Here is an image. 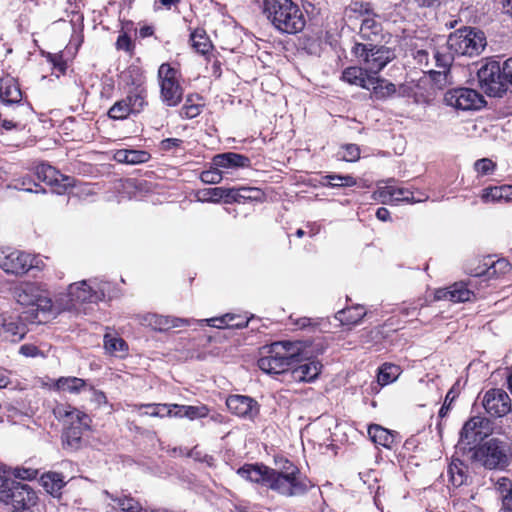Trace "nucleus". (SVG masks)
<instances>
[{"mask_svg":"<svg viewBox=\"0 0 512 512\" xmlns=\"http://www.w3.org/2000/svg\"><path fill=\"white\" fill-rule=\"evenodd\" d=\"M264 12L281 32L296 34L305 27L304 15L292 0H264Z\"/></svg>","mask_w":512,"mask_h":512,"instance_id":"f257e3e1","label":"nucleus"},{"mask_svg":"<svg viewBox=\"0 0 512 512\" xmlns=\"http://www.w3.org/2000/svg\"><path fill=\"white\" fill-rule=\"evenodd\" d=\"M299 351L297 343L275 342L269 347L267 355L258 360V367L267 374L289 373L293 363L297 361Z\"/></svg>","mask_w":512,"mask_h":512,"instance_id":"f03ea898","label":"nucleus"},{"mask_svg":"<svg viewBox=\"0 0 512 512\" xmlns=\"http://www.w3.org/2000/svg\"><path fill=\"white\" fill-rule=\"evenodd\" d=\"M268 487L286 497L299 496L308 490V482L301 477L299 469L290 461L284 460L279 470L272 469Z\"/></svg>","mask_w":512,"mask_h":512,"instance_id":"7ed1b4c3","label":"nucleus"},{"mask_svg":"<svg viewBox=\"0 0 512 512\" xmlns=\"http://www.w3.org/2000/svg\"><path fill=\"white\" fill-rule=\"evenodd\" d=\"M447 45L455 54L462 56L479 55L486 47L484 33L472 27H464L451 33Z\"/></svg>","mask_w":512,"mask_h":512,"instance_id":"20e7f679","label":"nucleus"},{"mask_svg":"<svg viewBox=\"0 0 512 512\" xmlns=\"http://www.w3.org/2000/svg\"><path fill=\"white\" fill-rule=\"evenodd\" d=\"M352 53L364 64V68L370 75H378L395 58V53L391 48L374 45L370 42L356 43L352 48Z\"/></svg>","mask_w":512,"mask_h":512,"instance_id":"39448f33","label":"nucleus"},{"mask_svg":"<svg viewBox=\"0 0 512 512\" xmlns=\"http://www.w3.org/2000/svg\"><path fill=\"white\" fill-rule=\"evenodd\" d=\"M473 458L487 469H503L509 464V448L506 442L491 438L475 448Z\"/></svg>","mask_w":512,"mask_h":512,"instance_id":"423d86ee","label":"nucleus"},{"mask_svg":"<svg viewBox=\"0 0 512 512\" xmlns=\"http://www.w3.org/2000/svg\"><path fill=\"white\" fill-rule=\"evenodd\" d=\"M16 302L26 307H36V311L49 312L52 300L44 286L37 282H22L13 289Z\"/></svg>","mask_w":512,"mask_h":512,"instance_id":"0eeeda50","label":"nucleus"},{"mask_svg":"<svg viewBox=\"0 0 512 512\" xmlns=\"http://www.w3.org/2000/svg\"><path fill=\"white\" fill-rule=\"evenodd\" d=\"M157 78L162 102L169 107L179 105L184 91L179 82L178 71L170 64L163 63L158 69Z\"/></svg>","mask_w":512,"mask_h":512,"instance_id":"6e6552de","label":"nucleus"},{"mask_svg":"<svg viewBox=\"0 0 512 512\" xmlns=\"http://www.w3.org/2000/svg\"><path fill=\"white\" fill-rule=\"evenodd\" d=\"M36 267L33 255L11 248L0 249V268L7 274L22 277Z\"/></svg>","mask_w":512,"mask_h":512,"instance_id":"1a4fd4ad","label":"nucleus"},{"mask_svg":"<svg viewBox=\"0 0 512 512\" xmlns=\"http://www.w3.org/2000/svg\"><path fill=\"white\" fill-rule=\"evenodd\" d=\"M493 423L483 416H474L467 420L461 431L458 445L463 449H472L493 433Z\"/></svg>","mask_w":512,"mask_h":512,"instance_id":"9d476101","label":"nucleus"},{"mask_svg":"<svg viewBox=\"0 0 512 512\" xmlns=\"http://www.w3.org/2000/svg\"><path fill=\"white\" fill-rule=\"evenodd\" d=\"M481 89L489 96L501 97L507 90L502 67L496 61L483 64L477 72Z\"/></svg>","mask_w":512,"mask_h":512,"instance_id":"9b49d317","label":"nucleus"},{"mask_svg":"<svg viewBox=\"0 0 512 512\" xmlns=\"http://www.w3.org/2000/svg\"><path fill=\"white\" fill-rule=\"evenodd\" d=\"M444 102L458 110H478L485 105L483 96L471 88H456L448 90L444 95Z\"/></svg>","mask_w":512,"mask_h":512,"instance_id":"f8f14e48","label":"nucleus"},{"mask_svg":"<svg viewBox=\"0 0 512 512\" xmlns=\"http://www.w3.org/2000/svg\"><path fill=\"white\" fill-rule=\"evenodd\" d=\"M53 414L57 420L63 423L64 428L75 426L89 428L90 426L91 419L86 413L66 403L56 404Z\"/></svg>","mask_w":512,"mask_h":512,"instance_id":"ddd939ff","label":"nucleus"},{"mask_svg":"<svg viewBox=\"0 0 512 512\" xmlns=\"http://www.w3.org/2000/svg\"><path fill=\"white\" fill-rule=\"evenodd\" d=\"M37 499V494L29 485L17 482L5 503L12 505L13 512H28L36 505Z\"/></svg>","mask_w":512,"mask_h":512,"instance_id":"4468645a","label":"nucleus"},{"mask_svg":"<svg viewBox=\"0 0 512 512\" xmlns=\"http://www.w3.org/2000/svg\"><path fill=\"white\" fill-rule=\"evenodd\" d=\"M483 406L490 415L503 417L511 411V400L504 390L491 389L483 397Z\"/></svg>","mask_w":512,"mask_h":512,"instance_id":"2eb2a0df","label":"nucleus"},{"mask_svg":"<svg viewBox=\"0 0 512 512\" xmlns=\"http://www.w3.org/2000/svg\"><path fill=\"white\" fill-rule=\"evenodd\" d=\"M27 333L26 325L20 316L12 313L0 314V336L10 342H18Z\"/></svg>","mask_w":512,"mask_h":512,"instance_id":"dca6fc26","label":"nucleus"},{"mask_svg":"<svg viewBox=\"0 0 512 512\" xmlns=\"http://www.w3.org/2000/svg\"><path fill=\"white\" fill-rule=\"evenodd\" d=\"M226 405L239 417L252 420L259 414V404L249 396L231 395L227 398Z\"/></svg>","mask_w":512,"mask_h":512,"instance_id":"f3484780","label":"nucleus"},{"mask_svg":"<svg viewBox=\"0 0 512 512\" xmlns=\"http://www.w3.org/2000/svg\"><path fill=\"white\" fill-rule=\"evenodd\" d=\"M68 295L71 302H97L103 299L104 293L95 290L86 281L73 283L69 286Z\"/></svg>","mask_w":512,"mask_h":512,"instance_id":"a211bd4d","label":"nucleus"},{"mask_svg":"<svg viewBox=\"0 0 512 512\" xmlns=\"http://www.w3.org/2000/svg\"><path fill=\"white\" fill-rule=\"evenodd\" d=\"M141 323L152 328L153 330L166 331L171 328L189 325V320L148 313L142 316Z\"/></svg>","mask_w":512,"mask_h":512,"instance_id":"6ab92c4d","label":"nucleus"},{"mask_svg":"<svg viewBox=\"0 0 512 512\" xmlns=\"http://www.w3.org/2000/svg\"><path fill=\"white\" fill-rule=\"evenodd\" d=\"M473 296V292L463 282H457L448 288L439 289L435 294L437 300H449L454 303L470 301Z\"/></svg>","mask_w":512,"mask_h":512,"instance_id":"aec40b11","label":"nucleus"},{"mask_svg":"<svg viewBox=\"0 0 512 512\" xmlns=\"http://www.w3.org/2000/svg\"><path fill=\"white\" fill-rule=\"evenodd\" d=\"M365 89L370 90L372 98L377 100L386 99L396 92L393 83L378 77V75H370Z\"/></svg>","mask_w":512,"mask_h":512,"instance_id":"412c9836","label":"nucleus"},{"mask_svg":"<svg viewBox=\"0 0 512 512\" xmlns=\"http://www.w3.org/2000/svg\"><path fill=\"white\" fill-rule=\"evenodd\" d=\"M272 469L264 465L245 464L237 470V474L245 480L254 483H266L268 485Z\"/></svg>","mask_w":512,"mask_h":512,"instance_id":"4be33fe9","label":"nucleus"},{"mask_svg":"<svg viewBox=\"0 0 512 512\" xmlns=\"http://www.w3.org/2000/svg\"><path fill=\"white\" fill-rule=\"evenodd\" d=\"M0 99L7 104L18 103L22 99V92L17 81L10 76L0 79Z\"/></svg>","mask_w":512,"mask_h":512,"instance_id":"5701e85b","label":"nucleus"},{"mask_svg":"<svg viewBox=\"0 0 512 512\" xmlns=\"http://www.w3.org/2000/svg\"><path fill=\"white\" fill-rule=\"evenodd\" d=\"M321 365L319 362L311 361L292 368L289 373L291 378L299 382H310L314 380L320 373Z\"/></svg>","mask_w":512,"mask_h":512,"instance_id":"b1692460","label":"nucleus"},{"mask_svg":"<svg viewBox=\"0 0 512 512\" xmlns=\"http://www.w3.org/2000/svg\"><path fill=\"white\" fill-rule=\"evenodd\" d=\"M213 165L219 168H237L247 167L249 165V159L241 154L237 153H223L213 157Z\"/></svg>","mask_w":512,"mask_h":512,"instance_id":"393cba45","label":"nucleus"},{"mask_svg":"<svg viewBox=\"0 0 512 512\" xmlns=\"http://www.w3.org/2000/svg\"><path fill=\"white\" fill-rule=\"evenodd\" d=\"M106 495L114 502L113 508L120 512H146L142 505L136 499L127 495H113L105 492Z\"/></svg>","mask_w":512,"mask_h":512,"instance_id":"a878e982","label":"nucleus"},{"mask_svg":"<svg viewBox=\"0 0 512 512\" xmlns=\"http://www.w3.org/2000/svg\"><path fill=\"white\" fill-rule=\"evenodd\" d=\"M481 199L483 202L512 201V186L503 185L499 187H489L483 190Z\"/></svg>","mask_w":512,"mask_h":512,"instance_id":"bb28decb","label":"nucleus"},{"mask_svg":"<svg viewBox=\"0 0 512 512\" xmlns=\"http://www.w3.org/2000/svg\"><path fill=\"white\" fill-rule=\"evenodd\" d=\"M42 486L53 497L59 498L61 490L65 486L62 474L57 472H48L41 477Z\"/></svg>","mask_w":512,"mask_h":512,"instance_id":"cd10ccee","label":"nucleus"},{"mask_svg":"<svg viewBox=\"0 0 512 512\" xmlns=\"http://www.w3.org/2000/svg\"><path fill=\"white\" fill-rule=\"evenodd\" d=\"M369 78L370 74L364 67H348L342 73V79L344 81L364 89L367 87V81Z\"/></svg>","mask_w":512,"mask_h":512,"instance_id":"c85d7f7f","label":"nucleus"},{"mask_svg":"<svg viewBox=\"0 0 512 512\" xmlns=\"http://www.w3.org/2000/svg\"><path fill=\"white\" fill-rule=\"evenodd\" d=\"M368 435L375 444L385 448H391L394 443V434L380 425H370Z\"/></svg>","mask_w":512,"mask_h":512,"instance_id":"c756f323","label":"nucleus"},{"mask_svg":"<svg viewBox=\"0 0 512 512\" xmlns=\"http://www.w3.org/2000/svg\"><path fill=\"white\" fill-rule=\"evenodd\" d=\"M448 474L450 482L455 487H460L463 484H466L469 477L467 466L459 459L452 460L448 467Z\"/></svg>","mask_w":512,"mask_h":512,"instance_id":"7c9ffc66","label":"nucleus"},{"mask_svg":"<svg viewBox=\"0 0 512 512\" xmlns=\"http://www.w3.org/2000/svg\"><path fill=\"white\" fill-rule=\"evenodd\" d=\"M366 315V311L360 305H356L350 308H345L338 311L335 318L339 320L343 325H356Z\"/></svg>","mask_w":512,"mask_h":512,"instance_id":"2f4dec72","label":"nucleus"},{"mask_svg":"<svg viewBox=\"0 0 512 512\" xmlns=\"http://www.w3.org/2000/svg\"><path fill=\"white\" fill-rule=\"evenodd\" d=\"M37 178L51 186H58L60 184V178L68 181V177H64L54 167L48 164H40L36 167Z\"/></svg>","mask_w":512,"mask_h":512,"instance_id":"473e14b6","label":"nucleus"},{"mask_svg":"<svg viewBox=\"0 0 512 512\" xmlns=\"http://www.w3.org/2000/svg\"><path fill=\"white\" fill-rule=\"evenodd\" d=\"M104 348L107 353L121 358L128 352V344L125 340L111 334L104 336Z\"/></svg>","mask_w":512,"mask_h":512,"instance_id":"72a5a7b5","label":"nucleus"},{"mask_svg":"<svg viewBox=\"0 0 512 512\" xmlns=\"http://www.w3.org/2000/svg\"><path fill=\"white\" fill-rule=\"evenodd\" d=\"M203 106V98L199 94H190L186 97L181 109V116L188 119L195 118L201 113Z\"/></svg>","mask_w":512,"mask_h":512,"instance_id":"f704fd0d","label":"nucleus"},{"mask_svg":"<svg viewBox=\"0 0 512 512\" xmlns=\"http://www.w3.org/2000/svg\"><path fill=\"white\" fill-rule=\"evenodd\" d=\"M86 386L85 380L78 377H60L54 384L56 390L69 393H79Z\"/></svg>","mask_w":512,"mask_h":512,"instance_id":"c9c22d12","label":"nucleus"},{"mask_svg":"<svg viewBox=\"0 0 512 512\" xmlns=\"http://www.w3.org/2000/svg\"><path fill=\"white\" fill-rule=\"evenodd\" d=\"M85 429L78 426L65 428L62 434L64 448L70 451L79 449L82 441V432Z\"/></svg>","mask_w":512,"mask_h":512,"instance_id":"e433bc0d","label":"nucleus"},{"mask_svg":"<svg viewBox=\"0 0 512 512\" xmlns=\"http://www.w3.org/2000/svg\"><path fill=\"white\" fill-rule=\"evenodd\" d=\"M190 41L193 49L202 55L212 49V43L203 29H195L190 35Z\"/></svg>","mask_w":512,"mask_h":512,"instance_id":"4c0bfd02","label":"nucleus"},{"mask_svg":"<svg viewBox=\"0 0 512 512\" xmlns=\"http://www.w3.org/2000/svg\"><path fill=\"white\" fill-rule=\"evenodd\" d=\"M131 114L140 113L146 102V92L143 89H134L124 98Z\"/></svg>","mask_w":512,"mask_h":512,"instance_id":"58836bf2","label":"nucleus"},{"mask_svg":"<svg viewBox=\"0 0 512 512\" xmlns=\"http://www.w3.org/2000/svg\"><path fill=\"white\" fill-rule=\"evenodd\" d=\"M400 367L394 364L385 363L379 369L377 376L378 383L382 386L394 382L400 375Z\"/></svg>","mask_w":512,"mask_h":512,"instance_id":"ea45409f","label":"nucleus"},{"mask_svg":"<svg viewBox=\"0 0 512 512\" xmlns=\"http://www.w3.org/2000/svg\"><path fill=\"white\" fill-rule=\"evenodd\" d=\"M381 31L380 24L372 18H365L362 20L360 26V36L366 40H372V37H378Z\"/></svg>","mask_w":512,"mask_h":512,"instance_id":"a19ab883","label":"nucleus"},{"mask_svg":"<svg viewBox=\"0 0 512 512\" xmlns=\"http://www.w3.org/2000/svg\"><path fill=\"white\" fill-rule=\"evenodd\" d=\"M131 114L124 99L114 103L109 109L108 116L113 120H124Z\"/></svg>","mask_w":512,"mask_h":512,"instance_id":"79ce46f5","label":"nucleus"},{"mask_svg":"<svg viewBox=\"0 0 512 512\" xmlns=\"http://www.w3.org/2000/svg\"><path fill=\"white\" fill-rule=\"evenodd\" d=\"M325 179L331 187H351L356 184L355 178L350 175H327Z\"/></svg>","mask_w":512,"mask_h":512,"instance_id":"37998d69","label":"nucleus"},{"mask_svg":"<svg viewBox=\"0 0 512 512\" xmlns=\"http://www.w3.org/2000/svg\"><path fill=\"white\" fill-rule=\"evenodd\" d=\"M495 488L499 494L501 502L512 497V480L506 477H501L497 480Z\"/></svg>","mask_w":512,"mask_h":512,"instance_id":"c03bdc74","label":"nucleus"},{"mask_svg":"<svg viewBox=\"0 0 512 512\" xmlns=\"http://www.w3.org/2000/svg\"><path fill=\"white\" fill-rule=\"evenodd\" d=\"M223 187L206 188L198 192L201 201L218 202L223 198Z\"/></svg>","mask_w":512,"mask_h":512,"instance_id":"a18cd8bd","label":"nucleus"},{"mask_svg":"<svg viewBox=\"0 0 512 512\" xmlns=\"http://www.w3.org/2000/svg\"><path fill=\"white\" fill-rule=\"evenodd\" d=\"M433 57L436 62V66L442 70L437 71L438 74H446L452 63V56L450 53H442L440 51H434Z\"/></svg>","mask_w":512,"mask_h":512,"instance_id":"49530a36","label":"nucleus"},{"mask_svg":"<svg viewBox=\"0 0 512 512\" xmlns=\"http://www.w3.org/2000/svg\"><path fill=\"white\" fill-rule=\"evenodd\" d=\"M393 185H386L383 187H379L372 194V198L376 201H379L383 204L392 203L393 202Z\"/></svg>","mask_w":512,"mask_h":512,"instance_id":"de8ad7c7","label":"nucleus"},{"mask_svg":"<svg viewBox=\"0 0 512 512\" xmlns=\"http://www.w3.org/2000/svg\"><path fill=\"white\" fill-rule=\"evenodd\" d=\"M234 319L233 316H230V315H225L224 317H221V318H211V319H207L206 322L208 323V325L210 326H213V327H217V328H223L224 326H231V327H237V328H242V327H246L247 326V321L246 322H238V323H235V324H230L229 321H232Z\"/></svg>","mask_w":512,"mask_h":512,"instance_id":"09e8293b","label":"nucleus"},{"mask_svg":"<svg viewBox=\"0 0 512 512\" xmlns=\"http://www.w3.org/2000/svg\"><path fill=\"white\" fill-rule=\"evenodd\" d=\"M183 410V415L186 418L194 420L196 418L205 417L208 414V409L205 406H188L185 405Z\"/></svg>","mask_w":512,"mask_h":512,"instance_id":"8fccbe9b","label":"nucleus"},{"mask_svg":"<svg viewBox=\"0 0 512 512\" xmlns=\"http://www.w3.org/2000/svg\"><path fill=\"white\" fill-rule=\"evenodd\" d=\"M236 189L238 191V202H240L241 200H256L261 196V191L258 188L240 187Z\"/></svg>","mask_w":512,"mask_h":512,"instance_id":"3c124183","label":"nucleus"},{"mask_svg":"<svg viewBox=\"0 0 512 512\" xmlns=\"http://www.w3.org/2000/svg\"><path fill=\"white\" fill-rule=\"evenodd\" d=\"M17 481L9 479L5 476H0V500L5 502L8 499V495L14 487L16 486Z\"/></svg>","mask_w":512,"mask_h":512,"instance_id":"603ef678","label":"nucleus"},{"mask_svg":"<svg viewBox=\"0 0 512 512\" xmlns=\"http://www.w3.org/2000/svg\"><path fill=\"white\" fill-rule=\"evenodd\" d=\"M219 167H214L212 169L203 171L200 175V179L202 182L206 184H217L222 180V174L218 170Z\"/></svg>","mask_w":512,"mask_h":512,"instance_id":"864d4df0","label":"nucleus"},{"mask_svg":"<svg viewBox=\"0 0 512 512\" xmlns=\"http://www.w3.org/2000/svg\"><path fill=\"white\" fill-rule=\"evenodd\" d=\"M393 202L405 201V202H418L413 197V193L405 188H399L393 186Z\"/></svg>","mask_w":512,"mask_h":512,"instance_id":"5fc2aeb1","label":"nucleus"},{"mask_svg":"<svg viewBox=\"0 0 512 512\" xmlns=\"http://www.w3.org/2000/svg\"><path fill=\"white\" fill-rule=\"evenodd\" d=\"M474 167H475V170L480 175H487L494 170L495 163L488 158H483V159L477 160L474 164Z\"/></svg>","mask_w":512,"mask_h":512,"instance_id":"6e6d98bb","label":"nucleus"},{"mask_svg":"<svg viewBox=\"0 0 512 512\" xmlns=\"http://www.w3.org/2000/svg\"><path fill=\"white\" fill-rule=\"evenodd\" d=\"M360 157V149L355 144H347L344 146L342 159L348 162H354Z\"/></svg>","mask_w":512,"mask_h":512,"instance_id":"4d7b16f0","label":"nucleus"},{"mask_svg":"<svg viewBox=\"0 0 512 512\" xmlns=\"http://www.w3.org/2000/svg\"><path fill=\"white\" fill-rule=\"evenodd\" d=\"M150 155L145 151L129 150L128 164H139L148 161Z\"/></svg>","mask_w":512,"mask_h":512,"instance_id":"13d9d810","label":"nucleus"},{"mask_svg":"<svg viewBox=\"0 0 512 512\" xmlns=\"http://www.w3.org/2000/svg\"><path fill=\"white\" fill-rule=\"evenodd\" d=\"M140 407L152 408L150 416L152 417H164L168 411V404H147L141 405Z\"/></svg>","mask_w":512,"mask_h":512,"instance_id":"bf43d9fd","label":"nucleus"},{"mask_svg":"<svg viewBox=\"0 0 512 512\" xmlns=\"http://www.w3.org/2000/svg\"><path fill=\"white\" fill-rule=\"evenodd\" d=\"M428 52L426 50H417L414 54V59L417 63L422 66L427 71L432 72V69L429 68V57Z\"/></svg>","mask_w":512,"mask_h":512,"instance_id":"052dcab7","label":"nucleus"},{"mask_svg":"<svg viewBox=\"0 0 512 512\" xmlns=\"http://www.w3.org/2000/svg\"><path fill=\"white\" fill-rule=\"evenodd\" d=\"M47 58L54 68L58 69L61 73L65 72L67 66L61 54H48Z\"/></svg>","mask_w":512,"mask_h":512,"instance_id":"680f3d73","label":"nucleus"},{"mask_svg":"<svg viewBox=\"0 0 512 512\" xmlns=\"http://www.w3.org/2000/svg\"><path fill=\"white\" fill-rule=\"evenodd\" d=\"M116 46L119 50L130 51L131 50V40L126 34H122L118 37Z\"/></svg>","mask_w":512,"mask_h":512,"instance_id":"e2e57ef3","label":"nucleus"},{"mask_svg":"<svg viewBox=\"0 0 512 512\" xmlns=\"http://www.w3.org/2000/svg\"><path fill=\"white\" fill-rule=\"evenodd\" d=\"M168 406H169V408H168V411L166 413V416H168V417H178V418H183L184 417L182 408H184L185 405L168 404Z\"/></svg>","mask_w":512,"mask_h":512,"instance_id":"0e129e2a","label":"nucleus"},{"mask_svg":"<svg viewBox=\"0 0 512 512\" xmlns=\"http://www.w3.org/2000/svg\"><path fill=\"white\" fill-rule=\"evenodd\" d=\"M20 353L26 357H35L40 351L35 345L25 344L20 347Z\"/></svg>","mask_w":512,"mask_h":512,"instance_id":"69168bd1","label":"nucleus"},{"mask_svg":"<svg viewBox=\"0 0 512 512\" xmlns=\"http://www.w3.org/2000/svg\"><path fill=\"white\" fill-rule=\"evenodd\" d=\"M238 191L236 188H224L223 187V198L226 203L238 202L237 194Z\"/></svg>","mask_w":512,"mask_h":512,"instance_id":"338daca9","label":"nucleus"},{"mask_svg":"<svg viewBox=\"0 0 512 512\" xmlns=\"http://www.w3.org/2000/svg\"><path fill=\"white\" fill-rule=\"evenodd\" d=\"M502 73L505 80L512 85V57L503 63Z\"/></svg>","mask_w":512,"mask_h":512,"instance_id":"774afa93","label":"nucleus"}]
</instances>
